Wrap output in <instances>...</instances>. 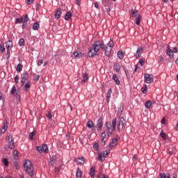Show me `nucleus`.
I'll return each mask as SVG.
<instances>
[{"label": "nucleus", "instance_id": "f257e3e1", "mask_svg": "<svg viewBox=\"0 0 178 178\" xmlns=\"http://www.w3.org/2000/svg\"><path fill=\"white\" fill-rule=\"evenodd\" d=\"M105 49V44L102 42H95L92 47L89 51V56L92 58L99 51V49Z\"/></svg>", "mask_w": 178, "mask_h": 178}, {"label": "nucleus", "instance_id": "f03ea898", "mask_svg": "<svg viewBox=\"0 0 178 178\" xmlns=\"http://www.w3.org/2000/svg\"><path fill=\"white\" fill-rule=\"evenodd\" d=\"M24 168L29 176H31V177L32 176H34V167L30 160H25L24 161Z\"/></svg>", "mask_w": 178, "mask_h": 178}, {"label": "nucleus", "instance_id": "7ed1b4c3", "mask_svg": "<svg viewBox=\"0 0 178 178\" xmlns=\"http://www.w3.org/2000/svg\"><path fill=\"white\" fill-rule=\"evenodd\" d=\"M106 126L107 127L108 133L112 135L113 131L116 130V118H114L112 121V124L111 122H106Z\"/></svg>", "mask_w": 178, "mask_h": 178}, {"label": "nucleus", "instance_id": "20e7f679", "mask_svg": "<svg viewBox=\"0 0 178 178\" xmlns=\"http://www.w3.org/2000/svg\"><path fill=\"white\" fill-rule=\"evenodd\" d=\"M118 129L119 131L122 129H124L126 127V120H124V118L123 117H120L118 118Z\"/></svg>", "mask_w": 178, "mask_h": 178}, {"label": "nucleus", "instance_id": "39448f33", "mask_svg": "<svg viewBox=\"0 0 178 178\" xmlns=\"http://www.w3.org/2000/svg\"><path fill=\"white\" fill-rule=\"evenodd\" d=\"M145 83L147 84H151V83H154V75L149 74H144Z\"/></svg>", "mask_w": 178, "mask_h": 178}, {"label": "nucleus", "instance_id": "423d86ee", "mask_svg": "<svg viewBox=\"0 0 178 178\" xmlns=\"http://www.w3.org/2000/svg\"><path fill=\"white\" fill-rule=\"evenodd\" d=\"M8 148H10V149H13L15 148V140H13V136L10 135L8 136Z\"/></svg>", "mask_w": 178, "mask_h": 178}, {"label": "nucleus", "instance_id": "0eeeda50", "mask_svg": "<svg viewBox=\"0 0 178 178\" xmlns=\"http://www.w3.org/2000/svg\"><path fill=\"white\" fill-rule=\"evenodd\" d=\"M10 94H12V95H15V96L17 95V99H20V95H19V93L16 91V86H13V88L11 89V91H10Z\"/></svg>", "mask_w": 178, "mask_h": 178}, {"label": "nucleus", "instance_id": "6e6552de", "mask_svg": "<svg viewBox=\"0 0 178 178\" xmlns=\"http://www.w3.org/2000/svg\"><path fill=\"white\" fill-rule=\"evenodd\" d=\"M29 15H25L24 17H22V29H24L27 26V22H29Z\"/></svg>", "mask_w": 178, "mask_h": 178}, {"label": "nucleus", "instance_id": "1a4fd4ad", "mask_svg": "<svg viewBox=\"0 0 178 178\" xmlns=\"http://www.w3.org/2000/svg\"><path fill=\"white\" fill-rule=\"evenodd\" d=\"M143 52H144V49H143V47H138L136 54H135L136 58H140L143 54Z\"/></svg>", "mask_w": 178, "mask_h": 178}, {"label": "nucleus", "instance_id": "9d476101", "mask_svg": "<svg viewBox=\"0 0 178 178\" xmlns=\"http://www.w3.org/2000/svg\"><path fill=\"white\" fill-rule=\"evenodd\" d=\"M60 15H62V9L58 8L54 14L55 19H56L57 20L58 19H60Z\"/></svg>", "mask_w": 178, "mask_h": 178}, {"label": "nucleus", "instance_id": "9b49d317", "mask_svg": "<svg viewBox=\"0 0 178 178\" xmlns=\"http://www.w3.org/2000/svg\"><path fill=\"white\" fill-rule=\"evenodd\" d=\"M6 47L7 49V51H10V49H12L13 47V42L10 40H8L6 43Z\"/></svg>", "mask_w": 178, "mask_h": 178}, {"label": "nucleus", "instance_id": "f8f14e48", "mask_svg": "<svg viewBox=\"0 0 178 178\" xmlns=\"http://www.w3.org/2000/svg\"><path fill=\"white\" fill-rule=\"evenodd\" d=\"M21 82L22 83V84H24L26 83V80H27V79H29V74H27V73H24L21 75Z\"/></svg>", "mask_w": 178, "mask_h": 178}, {"label": "nucleus", "instance_id": "ddd939ff", "mask_svg": "<svg viewBox=\"0 0 178 178\" xmlns=\"http://www.w3.org/2000/svg\"><path fill=\"white\" fill-rule=\"evenodd\" d=\"M97 126L98 127L99 130H102V126H104V123L102 122V120L101 118L97 120Z\"/></svg>", "mask_w": 178, "mask_h": 178}, {"label": "nucleus", "instance_id": "4468645a", "mask_svg": "<svg viewBox=\"0 0 178 178\" xmlns=\"http://www.w3.org/2000/svg\"><path fill=\"white\" fill-rule=\"evenodd\" d=\"M113 80H114L117 86H120V81L119 80V78L118 77V76L115 74H113Z\"/></svg>", "mask_w": 178, "mask_h": 178}, {"label": "nucleus", "instance_id": "2eb2a0df", "mask_svg": "<svg viewBox=\"0 0 178 178\" xmlns=\"http://www.w3.org/2000/svg\"><path fill=\"white\" fill-rule=\"evenodd\" d=\"M105 54L106 56H109L111 55V52H112V47H106L104 48Z\"/></svg>", "mask_w": 178, "mask_h": 178}, {"label": "nucleus", "instance_id": "dca6fc26", "mask_svg": "<svg viewBox=\"0 0 178 178\" xmlns=\"http://www.w3.org/2000/svg\"><path fill=\"white\" fill-rule=\"evenodd\" d=\"M166 54L171 58L175 56V55L173 54V51L170 48H169V47H168V49L166 51Z\"/></svg>", "mask_w": 178, "mask_h": 178}, {"label": "nucleus", "instance_id": "f3484780", "mask_svg": "<svg viewBox=\"0 0 178 178\" xmlns=\"http://www.w3.org/2000/svg\"><path fill=\"white\" fill-rule=\"evenodd\" d=\"M87 127H88V129H92V131L94 129H95V127H94V122H92V121L91 120L88 121L87 124Z\"/></svg>", "mask_w": 178, "mask_h": 178}, {"label": "nucleus", "instance_id": "a211bd4d", "mask_svg": "<svg viewBox=\"0 0 178 178\" xmlns=\"http://www.w3.org/2000/svg\"><path fill=\"white\" fill-rule=\"evenodd\" d=\"M145 106L147 109H149V108H151V106H152V101H147L145 104Z\"/></svg>", "mask_w": 178, "mask_h": 178}, {"label": "nucleus", "instance_id": "6ab92c4d", "mask_svg": "<svg viewBox=\"0 0 178 178\" xmlns=\"http://www.w3.org/2000/svg\"><path fill=\"white\" fill-rule=\"evenodd\" d=\"M8 130V122H5L3 124V126L1 129V133L4 134V133H6V131Z\"/></svg>", "mask_w": 178, "mask_h": 178}, {"label": "nucleus", "instance_id": "aec40b11", "mask_svg": "<svg viewBox=\"0 0 178 178\" xmlns=\"http://www.w3.org/2000/svg\"><path fill=\"white\" fill-rule=\"evenodd\" d=\"M123 106H124L123 103L120 104V106L118 107V115H120V113H122V112H123V109H124Z\"/></svg>", "mask_w": 178, "mask_h": 178}, {"label": "nucleus", "instance_id": "412c9836", "mask_svg": "<svg viewBox=\"0 0 178 178\" xmlns=\"http://www.w3.org/2000/svg\"><path fill=\"white\" fill-rule=\"evenodd\" d=\"M90 175L91 177H94L95 176V167H92L90 170Z\"/></svg>", "mask_w": 178, "mask_h": 178}, {"label": "nucleus", "instance_id": "4be33fe9", "mask_svg": "<svg viewBox=\"0 0 178 178\" xmlns=\"http://www.w3.org/2000/svg\"><path fill=\"white\" fill-rule=\"evenodd\" d=\"M160 136L161 137V138H163V140H164V141H166L168 136L163 132V131H161V132L160 133Z\"/></svg>", "mask_w": 178, "mask_h": 178}, {"label": "nucleus", "instance_id": "5701e85b", "mask_svg": "<svg viewBox=\"0 0 178 178\" xmlns=\"http://www.w3.org/2000/svg\"><path fill=\"white\" fill-rule=\"evenodd\" d=\"M98 159L99 161H101V162H104V161H105V154L100 153L99 154Z\"/></svg>", "mask_w": 178, "mask_h": 178}, {"label": "nucleus", "instance_id": "b1692460", "mask_svg": "<svg viewBox=\"0 0 178 178\" xmlns=\"http://www.w3.org/2000/svg\"><path fill=\"white\" fill-rule=\"evenodd\" d=\"M70 17H72V13L71 12H67L65 14V20H70Z\"/></svg>", "mask_w": 178, "mask_h": 178}, {"label": "nucleus", "instance_id": "393cba45", "mask_svg": "<svg viewBox=\"0 0 178 178\" xmlns=\"http://www.w3.org/2000/svg\"><path fill=\"white\" fill-rule=\"evenodd\" d=\"M160 178H171L170 174L160 173Z\"/></svg>", "mask_w": 178, "mask_h": 178}, {"label": "nucleus", "instance_id": "a878e982", "mask_svg": "<svg viewBox=\"0 0 178 178\" xmlns=\"http://www.w3.org/2000/svg\"><path fill=\"white\" fill-rule=\"evenodd\" d=\"M40 29V23L35 22L33 25V30H38Z\"/></svg>", "mask_w": 178, "mask_h": 178}, {"label": "nucleus", "instance_id": "bb28decb", "mask_svg": "<svg viewBox=\"0 0 178 178\" xmlns=\"http://www.w3.org/2000/svg\"><path fill=\"white\" fill-rule=\"evenodd\" d=\"M30 87H31V83L30 82L26 83L24 86L25 91L26 92L29 91Z\"/></svg>", "mask_w": 178, "mask_h": 178}, {"label": "nucleus", "instance_id": "cd10ccee", "mask_svg": "<svg viewBox=\"0 0 178 178\" xmlns=\"http://www.w3.org/2000/svg\"><path fill=\"white\" fill-rule=\"evenodd\" d=\"M42 148L43 152H45V154H47L49 151L48 146L47 145H42Z\"/></svg>", "mask_w": 178, "mask_h": 178}, {"label": "nucleus", "instance_id": "c85d7f7f", "mask_svg": "<svg viewBox=\"0 0 178 178\" xmlns=\"http://www.w3.org/2000/svg\"><path fill=\"white\" fill-rule=\"evenodd\" d=\"M141 15H139L138 17H136V24H137L138 26H140V23L141 22Z\"/></svg>", "mask_w": 178, "mask_h": 178}, {"label": "nucleus", "instance_id": "c756f323", "mask_svg": "<svg viewBox=\"0 0 178 178\" xmlns=\"http://www.w3.org/2000/svg\"><path fill=\"white\" fill-rule=\"evenodd\" d=\"M73 55H74V56H75V58H80V56H81V52H80V51H74V53H73Z\"/></svg>", "mask_w": 178, "mask_h": 178}, {"label": "nucleus", "instance_id": "7c9ffc66", "mask_svg": "<svg viewBox=\"0 0 178 178\" xmlns=\"http://www.w3.org/2000/svg\"><path fill=\"white\" fill-rule=\"evenodd\" d=\"M76 176L78 178H81L82 175H81V170H80V168H78V170H76Z\"/></svg>", "mask_w": 178, "mask_h": 178}, {"label": "nucleus", "instance_id": "2f4dec72", "mask_svg": "<svg viewBox=\"0 0 178 178\" xmlns=\"http://www.w3.org/2000/svg\"><path fill=\"white\" fill-rule=\"evenodd\" d=\"M114 69L116 70V72H120V65L118 63H116L114 65Z\"/></svg>", "mask_w": 178, "mask_h": 178}, {"label": "nucleus", "instance_id": "473e14b6", "mask_svg": "<svg viewBox=\"0 0 178 178\" xmlns=\"http://www.w3.org/2000/svg\"><path fill=\"white\" fill-rule=\"evenodd\" d=\"M118 56L119 59H123V58L124 57V54L122 53V51H120L118 53Z\"/></svg>", "mask_w": 178, "mask_h": 178}, {"label": "nucleus", "instance_id": "72a5a7b5", "mask_svg": "<svg viewBox=\"0 0 178 178\" xmlns=\"http://www.w3.org/2000/svg\"><path fill=\"white\" fill-rule=\"evenodd\" d=\"M23 22V17H21L20 18H17L15 19V24H19L20 23H22Z\"/></svg>", "mask_w": 178, "mask_h": 178}, {"label": "nucleus", "instance_id": "f704fd0d", "mask_svg": "<svg viewBox=\"0 0 178 178\" xmlns=\"http://www.w3.org/2000/svg\"><path fill=\"white\" fill-rule=\"evenodd\" d=\"M22 70H23V67L22 66V64L19 63L17 65V72H20Z\"/></svg>", "mask_w": 178, "mask_h": 178}, {"label": "nucleus", "instance_id": "c9c22d12", "mask_svg": "<svg viewBox=\"0 0 178 178\" xmlns=\"http://www.w3.org/2000/svg\"><path fill=\"white\" fill-rule=\"evenodd\" d=\"M78 163H80L81 165L84 163V157H80L77 159Z\"/></svg>", "mask_w": 178, "mask_h": 178}, {"label": "nucleus", "instance_id": "e433bc0d", "mask_svg": "<svg viewBox=\"0 0 178 178\" xmlns=\"http://www.w3.org/2000/svg\"><path fill=\"white\" fill-rule=\"evenodd\" d=\"M19 47H23V45H24V39L23 38L19 39Z\"/></svg>", "mask_w": 178, "mask_h": 178}, {"label": "nucleus", "instance_id": "4c0bfd02", "mask_svg": "<svg viewBox=\"0 0 178 178\" xmlns=\"http://www.w3.org/2000/svg\"><path fill=\"white\" fill-rule=\"evenodd\" d=\"M132 17H136V16H137V15H138V11H137V10H132Z\"/></svg>", "mask_w": 178, "mask_h": 178}, {"label": "nucleus", "instance_id": "58836bf2", "mask_svg": "<svg viewBox=\"0 0 178 178\" xmlns=\"http://www.w3.org/2000/svg\"><path fill=\"white\" fill-rule=\"evenodd\" d=\"M34 136H35V131H33V132L30 133L29 134L30 140H33Z\"/></svg>", "mask_w": 178, "mask_h": 178}, {"label": "nucleus", "instance_id": "ea45409f", "mask_svg": "<svg viewBox=\"0 0 178 178\" xmlns=\"http://www.w3.org/2000/svg\"><path fill=\"white\" fill-rule=\"evenodd\" d=\"M0 52H1V54H3V52H5V45L3 44H0Z\"/></svg>", "mask_w": 178, "mask_h": 178}, {"label": "nucleus", "instance_id": "a19ab883", "mask_svg": "<svg viewBox=\"0 0 178 178\" xmlns=\"http://www.w3.org/2000/svg\"><path fill=\"white\" fill-rule=\"evenodd\" d=\"M115 45V44L113 43V40H111L109 42H108V45H107V47H110V48H113V46Z\"/></svg>", "mask_w": 178, "mask_h": 178}, {"label": "nucleus", "instance_id": "79ce46f5", "mask_svg": "<svg viewBox=\"0 0 178 178\" xmlns=\"http://www.w3.org/2000/svg\"><path fill=\"white\" fill-rule=\"evenodd\" d=\"M36 149L38 151V152H39V154H42V146H38L36 147Z\"/></svg>", "mask_w": 178, "mask_h": 178}, {"label": "nucleus", "instance_id": "37998d69", "mask_svg": "<svg viewBox=\"0 0 178 178\" xmlns=\"http://www.w3.org/2000/svg\"><path fill=\"white\" fill-rule=\"evenodd\" d=\"M141 91L143 94H147V85H145L144 87L141 88Z\"/></svg>", "mask_w": 178, "mask_h": 178}, {"label": "nucleus", "instance_id": "c03bdc74", "mask_svg": "<svg viewBox=\"0 0 178 178\" xmlns=\"http://www.w3.org/2000/svg\"><path fill=\"white\" fill-rule=\"evenodd\" d=\"M105 137H106V133L105 132L102 133V135H101L102 141H104V140H105Z\"/></svg>", "mask_w": 178, "mask_h": 178}, {"label": "nucleus", "instance_id": "a18cd8bd", "mask_svg": "<svg viewBox=\"0 0 178 178\" xmlns=\"http://www.w3.org/2000/svg\"><path fill=\"white\" fill-rule=\"evenodd\" d=\"M0 101H1L2 104L5 102V98L3 97V94L0 93Z\"/></svg>", "mask_w": 178, "mask_h": 178}, {"label": "nucleus", "instance_id": "49530a36", "mask_svg": "<svg viewBox=\"0 0 178 178\" xmlns=\"http://www.w3.org/2000/svg\"><path fill=\"white\" fill-rule=\"evenodd\" d=\"M3 163L6 166H8L9 165V161L7 159H3Z\"/></svg>", "mask_w": 178, "mask_h": 178}, {"label": "nucleus", "instance_id": "de8ad7c7", "mask_svg": "<svg viewBox=\"0 0 178 178\" xmlns=\"http://www.w3.org/2000/svg\"><path fill=\"white\" fill-rule=\"evenodd\" d=\"M47 118L51 120V119H52V115L51 114V112H48V113L46 115Z\"/></svg>", "mask_w": 178, "mask_h": 178}, {"label": "nucleus", "instance_id": "09e8293b", "mask_svg": "<svg viewBox=\"0 0 178 178\" xmlns=\"http://www.w3.org/2000/svg\"><path fill=\"white\" fill-rule=\"evenodd\" d=\"M83 81H86V80H88V74H87V73H85L83 74Z\"/></svg>", "mask_w": 178, "mask_h": 178}, {"label": "nucleus", "instance_id": "8fccbe9b", "mask_svg": "<svg viewBox=\"0 0 178 178\" xmlns=\"http://www.w3.org/2000/svg\"><path fill=\"white\" fill-rule=\"evenodd\" d=\"M112 94V89H110L107 93V98H111V95Z\"/></svg>", "mask_w": 178, "mask_h": 178}, {"label": "nucleus", "instance_id": "3c124183", "mask_svg": "<svg viewBox=\"0 0 178 178\" xmlns=\"http://www.w3.org/2000/svg\"><path fill=\"white\" fill-rule=\"evenodd\" d=\"M42 60L40 59L38 60V63H37V65L38 66H41V65H42Z\"/></svg>", "mask_w": 178, "mask_h": 178}, {"label": "nucleus", "instance_id": "603ef678", "mask_svg": "<svg viewBox=\"0 0 178 178\" xmlns=\"http://www.w3.org/2000/svg\"><path fill=\"white\" fill-rule=\"evenodd\" d=\"M93 147L95 148V149L96 151H98V148H99L98 143H95L94 145H93Z\"/></svg>", "mask_w": 178, "mask_h": 178}, {"label": "nucleus", "instance_id": "864d4df0", "mask_svg": "<svg viewBox=\"0 0 178 178\" xmlns=\"http://www.w3.org/2000/svg\"><path fill=\"white\" fill-rule=\"evenodd\" d=\"M145 61L144 60V59L141 58L140 60H139V63L140 65H141V66H143L144 65V63Z\"/></svg>", "mask_w": 178, "mask_h": 178}, {"label": "nucleus", "instance_id": "5fc2aeb1", "mask_svg": "<svg viewBox=\"0 0 178 178\" xmlns=\"http://www.w3.org/2000/svg\"><path fill=\"white\" fill-rule=\"evenodd\" d=\"M15 81L17 84L19 83V76L16 75L15 77Z\"/></svg>", "mask_w": 178, "mask_h": 178}, {"label": "nucleus", "instance_id": "6e6d98bb", "mask_svg": "<svg viewBox=\"0 0 178 178\" xmlns=\"http://www.w3.org/2000/svg\"><path fill=\"white\" fill-rule=\"evenodd\" d=\"M34 0H26L27 5H31Z\"/></svg>", "mask_w": 178, "mask_h": 178}, {"label": "nucleus", "instance_id": "4d7b16f0", "mask_svg": "<svg viewBox=\"0 0 178 178\" xmlns=\"http://www.w3.org/2000/svg\"><path fill=\"white\" fill-rule=\"evenodd\" d=\"M163 57H162V56H159V62H163Z\"/></svg>", "mask_w": 178, "mask_h": 178}, {"label": "nucleus", "instance_id": "13d9d810", "mask_svg": "<svg viewBox=\"0 0 178 178\" xmlns=\"http://www.w3.org/2000/svg\"><path fill=\"white\" fill-rule=\"evenodd\" d=\"M115 145H116V143H113V142H111L109 145V147L113 148V147H115Z\"/></svg>", "mask_w": 178, "mask_h": 178}, {"label": "nucleus", "instance_id": "bf43d9fd", "mask_svg": "<svg viewBox=\"0 0 178 178\" xmlns=\"http://www.w3.org/2000/svg\"><path fill=\"white\" fill-rule=\"evenodd\" d=\"M108 154H109V150H106L103 154V155H104L106 157V156H108Z\"/></svg>", "mask_w": 178, "mask_h": 178}, {"label": "nucleus", "instance_id": "052dcab7", "mask_svg": "<svg viewBox=\"0 0 178 178\" xmlns=\"http://www.w3.org/2000/svg\"><path fill=\"white\" fill-rule=\"evenodd\" d=\"M14 156H17L18 155V152L17 150H14L13 152Z\"/></svg>", "mask_w": 178, "mask_h": 178}, {"label": "nucleus", "instance_id": "680f3d73", "mask_svg": "<svg viewBox=\"0 0 178 178\" xmlns=\"http://www.w3.org/2000/svg\"><path fill=\"white\" fill-rule=\"evenodd\" d=\"M165 120H166V119H165V118H163L162 120H161V124H166Z\"/></svg>", "mask_w": 178, "mask_h": 178}, {"label": "nucleus", "instance_id": "e2e57ef3", "mask_svg": "<svg viewBox=\"0 0 178 178\" xmlns=\"http://www.w3.org/2000/svg\"><path fill=\"white\" fill-rule=\"evenodd\" d=\"M114 144H116V143H118V138H115L112 140V142Z\"/></svg>", "mask_w": 178, "mask_h": 178}, {"label": "nucleus", "instance_id": "0e129e2a", "mask_svg": "<svg viewBox=\"0 0 178 178\" xmlns=\"http://www.w3.org/2000/svg\"><path fill=\"white\" fill-rule=\"evenodd\" d=\"M172 51H173V53H175V54H177V52H178V49H177V47H174Z\"/></svg>", "mask_w": 178, "mask_h": 178}, {"label": "nucleus", "instance_id": "69168bd1", "mask_svg": "<svg viewBox=\"0 0 178 178\" xmlns=\"http://www.w3.org/2000/svg\"><path fill=\"white\" fill-rule=\"evenodd\" d=\"M40 80V75H36L35 77V81H38Z\"/></svg>", "mask_w": 178, "mask_h": 178}, {"label": "nucleus", "instance_id": "338daca9", "mask_svg": "<svg viewBox=\"0 0 178 178\" xmlns=\"http://www.w3.org/2000/svg\"><path fill=\"white\" fill-rule=\"evenodd\" d=\"M133 161H137V155H134Z\"/></svg>", "mask_w": 178, "mask_h": 178}, {"label": "nucleus", "instance_id": "774afa93", "mask_svg": "<svg viewBox=\"0 0 178 178\" xmlns=\"http://www.w3.org/2000/svg\"><path fill=\"white\" fill-rule=\"evenodd\" d=\"M76 3L78 5V6H80V0H76Z\"/></svg>", "mask_w": 178, "mask_h": 178}]
</instances>
